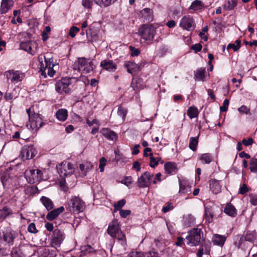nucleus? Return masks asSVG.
I'll list each match as a JSON object with an SVG mask.
<instances>
[{
    "instance_id": "f257e3e1",
    "label": "nucleus",
    "mask_w": 257,
    "mask_h": 257,
    "mask_svg": "<svg viewBox=\"0 0 257 257\" xmlns=\"http://www.w3.org/2000/svg\"><path fill=\"white\" fill-rule=\"evenodd\" d=\"M38 60L40 64V69L42 75L46 77L47 74L49 76L53 77L56 71L53 69L55 65L53 64L52 58L40 55L38 57Z\"/></svg>"
},
{
    "instance_id": "f03ea898",
    "label": "nucleus",
    "mask_w": 257,
    "mask_h": 257,
    "mask_svg": "<svg viewBox=\"0 0 257 257\" xmlns=\"http://www.w3.org/2000/svg\"><path fill=\"white\" fill-rule=\"evenodd\" d=\"M203 232L201 228L194 227L188 232L186 237L187 243L191 246H197L203 240Z\"/></svg>"
},
{
    "instance_id": "7ed1b4c3",
    "label": "nucleus",
    "mask_w": 257,
    "mask_h": 257,
    "mask_svg": "<svg viewBox=\"0 0 257 257\" xmlns=\"http://www.w3.org/2000/svg\"><path fill=\"white\" fill-rule=\"evenodd\" d=\"M73 67L78 71L88 73L93 69V62L84 58H81L74 62Z\"/></svg>"
},
{
    "instance_id": "20e7f679",
    "label": "nucleus",
    "mask_w": 257,
    "mask_h": 257,
    "mask_svg": "<svg viewBox=\"0 0 257 257\" xmlns=\"http://www.w3.org/2000/svg\"><path fill=\"white\" fill-rule=\"evenodd\" d=\"M68 207L70 211L78 214L84 210L85 204L79 197L73 196L70 200Z\"/></svg>"
},
{
    "instance_id": "39448f33",
    "label": "nucleus",
    "mask_w": 257,
    "mask_h": 257,
    "mask_svg": "<svg viewBox=\"0 0 257 257\" xmlns=\"http://www.w3.org/2000/svg\"><path fill=\"white\" fill-rule=\"evenodd\" d=\"M156 33V28L152 24H144L139 30V33L142 39L145 41H152Z\"/></svg>"
},
{
    "instance_id": "423d86ee",
    "label": "nucleus",
    "mask_w": 257,
    "mask_h": 257,
    "mask_svg": "<svg viewBox=\"0 0 257 257\" xmlns=\"http://www.w3.org/2000/svg\"><path fill=\"white\" fill-rule=\"evenodd\" d=\"M26 112L29 116L30 127L32 129L37 130L43 125L44 123L40 115L33 112L31 107L27 109Z\"/></svg>"
},
{
    "instance_id": "0eeeda50",
    "label": "nucleus",
    "mask_w": 257,
    "mask_h": 257,
    "mask_svg": "<svg viewBox=\"0 0 257 257\" xmlns=\"http://www.w3.org/2000/svg\"><path fill=\"white\" fill-rule=\"evenodd\" d=\"M71 85V78H63L55 83V90L61 94L69 93L71 90L70 87Z\"/></svg>"
},
{
    "instance_id": "6e6552de",
    "label": "nucleus",
    "mask_w": 257,
    "mask_h": 257,
    "mask_svg": "<svg viewBox=\"0 0 257 257\" xmlns=\"http://www.w3.org/2000/svg\"><path fill=\"white\" fill-rule=\"evenodd\" d=\"M25 177L29 183L34 184L43 179V173L39 169H31L25 172Z\"/></svg>"
},
{
    "instance_id": "1a4fd4ad",
    "label": "nucleus",
    "mask_w": 257,
    "mask_h": 257,
    "mask_svg": "<svg viewBox=\"0 0 257 257\" xmlns=\"http://www.w3.org/2000/svg\"><path fill=\"white\" fill-rule=\"evenodd\" d=\"M58 172L61 177H67L73 174L74 168L71 163L62 162L58 167Z\"/></svg>"
},
{
    "instance_id": "9d476101",
    "label": "nucleus",
    "mask_w": 257,
    "mask_h": 257,
    "mask_svg": "<svg viewBox=\"0 0 257 257\" xmlns=\"http://www.w3.org/2000/svg\"><path fill=\"white\" fill-rule=\"evenodd\" d=\"M153 177V174L148 171L145 172L138 178V186L140 188L148 187Z\"/></svg>"
},
{
    "instance_id": "9b49d317",
    "label": "nucleus",
    "mask_w": 257,
    "mask_h": 257,
    "mask_svg": "<svg viewBox=\"0 0 257 257\" xmlns=\"http://www.w3.org/2000/svg\"><path fill=\"white\" fill-rule=\"evenodd\" d=\"M195 23L193 19L190 16H184L180 21V26L184 30L188 31L194 30L195 28Z\"/></svg>"
},
{
    "instance_id": "f8f14e48",
    "label": "nucleus",
    "mask_w": 257,
    "mask_h": 257,
    "mask_svg": "<svg viewBox=\"0 0 257 257\" xmlns=\"http://www.w3.org/2000/svg\"><path fill=\"white\" fill-rule=\"evenodd\" d=\"M37 154V151L32 146H25L21 151V157L23 160H30Z\"/></svg>"
},
{
    "instance_id": "ddd939ff",
    "label": "nucleus",
    "mask_w": 257,
    "mask_h": 257,
    "mask_svg": "<svg viewBox=\"0 0 257 257\" xmlns=\"http://www.w3.org/2000/svg\"><path fill=\"white\" fill-rule=\"evenodd\" d=\"M107 231L112 237H115L120 234V232L122 231L117 220H113L109 223Z\"/></svg>"
},
{
    "instance_id": "4468645a",
    "label": "nucleus",
    "mask_w": 257,
    "mask_h": 257,
    "mask_svg": "<svg viewBox=\"0 0 257 257\" xmlns=\"http://www.w3.org/2000/svg\"><path fill=\"white\" fill-rule=\"evenodd\" d=\"M64 236L62 232L58 229H56L53 233V236L52 238V244L53 246L58 247L59 246L64 240Z\"/></svg>"
},
{
    "instance_id": "2eb2a0df",
    "label": "nucleus",
    "mask_w": 257,
    "mask_h": 257,
    "mask_svg": "<svg viewBox=\"0 0 257 257\" xmlns=\"http://www.w3.org/2000/svg\"><path fill=\"white\" fill-rule=\"evenodd\" d=\"M20 46L21 49L32 55H34L35 53V48L36 49L37 44L34 41H27L22 42L20 43Z\"/></svg>"
},
{
    "instance_id": "dca6fc26",
    "label": "nucleus",
    "mask_w": 257,
    "mask_h": 257,
    "mask_svg": "<svg viewBox=\"0 0 257 257\" xmlns=\"http://www.w3.org/2000/svg\"><path fill=\"white\" fill-rule=\"evenodd\" d=\"M18 233L14 230H8L3 232V237L4 240L9 246L13 245L15 240L18 237Z\"/></svg>"
},
{
    "instance_id": "f3484780",
    "label": "nucleus",
    "mask_w": 257,
    "mask_h": 257,
    "mask_svg": "<svg viewBox=\"0 0 257 257\" xmlns=\"http://www.w3.org/2000/svg\"><path fill=\"white\" fill-rule=\"evenodd\" d=\"M5 75L8 80H10L13 83H16L21 81L22 74L20 72L14 70H9L5 73Z\"/></svg>"
},
{
    "instance_id": "a211bd4d",
    "label": "nucleus",
    "mask_w": 257,
    "mask_h": 257,
    "mask_svg": "<svg viewBox=\"0 0 257 257\" xmlns=\"http://www.w3.org/2000/svg\"><path fill=\"white\" fill-rule=\"evenodd\" d=\"M64 207L63 206L52 209L47 214L46 219L49 221H52L56 219L61 213L64 212Z\"/></svg>"
},
{
    "instance_id": "6ab92c4d",
    "label": "nucleus",
    "mask_w": 257,
    "mask_h": 257,
    "mask_svg": "<svg viewBox=\"0 0 257 257\" xmlns=\"http://www.w3.org/2000/svg\"><path fill=\"white\" fill-rule=\"evenodd\" d=\"M14 2L13 0H2L0 7L1 14H6L12 9Z\"/></svg>"
},
{
    "instance_id": "aec40b11",
    "label": "nucleus",
    "mask_w": 257,
    "mask_h": 257,
    "mask_svg": "<svg viewBox=\"0 0 257 257\" xmlns=\"http://www.w3.org/2000/svg\"><path fill=\"white\" fill-rule=\"evenodd\" d=\"M140 16L146 22H152L153 20V11L149 8H145L140 12Z\"/></svg>"
},
{
    "instance_id": "412c9836",
    "label": "nucleus",
    "mask_w": 257,
    "mask_h": 257,
    "mask_svg": "<svg viewBox=\"0 0 257 257\" xmlns=\"http://www.w3.org/2000/svg\"><path fill=\"white\" fill-rule=\"evenodd\" d=\"M210 189L214 194H218L221 192V185L219 181L215 179H211L209 181Z\"/></svg>"
},
{
    "instance_id": "4be33fe9",
    "label": "nucleus",
    "mask_w": 257,
    "mask_h": 257,
    "mask_svg": "<svg viewBox=\"0 0 257 257\" xmlns=\"http://www.w3.org/2000/svg\"><path fill=\"white\" fill-rule=\"evenodd\" d=\"M100 66L103 69L109 71H114L116 68V65L113 62L112 60H104L101 62Z\"/></svg>"
},
{
    "instance_id": "5701e85b",
    "label": "nucleus",
    "mask_w": 257,
    "mask_h": 257,
    "mask_svg": "<svg viewBox=\"0 0 257 257\" xmlns=\"http://www.w3.org/2000/svg\"><path fill=\"white\" fill-rule=\"evenodd\" d=\"M101 134L109 140L115 141L117 139L116 134L107 128H103L100 131Z\"/></svg>"
},
{
    "instance_id": "b1692460",
    "label": "nucleus",
    "mask_w": 257,
    "mask_h": 257,
    "mask_svg": "<svg viewBox=\"0 0 257 257\" xmlns=\"http://www.w3.org/2000/svg\"><path fill=\"white\" fill-rule=\"evenodd\" d=\"M226 239V237L224 235L215 234L213 236L212 241L214 245L222 247L224 245Z\"/></svg>"
},
{
    "instance_id": "393cba45",
    "label": "nucleus",
    "mask_w": 257,
    "mask_h": 257,
    "mask_svg": "<svg viewBox=\"0 0 257 257\" xmlns=\"http://www.w3.org/2000/svg\"><path fill=\"white\" fill-rule=\"evenodd\" d=\"M40 200L47 210L50 211L53 209L54 206L53 202L49 198L43 196Z\"/></svg>"
},
{
    "instance_id": "a878e982",
    "label": "nucleus",
    "mask_w": 257,
    "mask_h": 257,
    "mask_svg": "<svg viewBox=\"0 0 257 257\" xmlns=\"http://www.w3.org/2000/svg\"><path fill=\"white\" fill-rule=\"evenodd\" d=\"M86 34L87 39H91V42H96L98 39V32L97 30H94L92 28H90L88 30L86 31Z\"/></svg>"
},
{
    "instance_id": "bb28decb",
    "label": "nucleus",
    "mask_w": 257,
    "mask_h": 257,
    "mask_svg": "<svg viewBox=\"0 0 257 257\" xmlns=\"http://www.w3.org/2000/svg\"><path fill=\"white\" fill-rule=\"evenodd\" d=\"M164 169L166 174H171L176 172L177 167L175 163L168 162L165 164Z\"/></svg>"
},
{
    "instance_id": "cd10ccee",
    "label": "nucleus",
    "mask_w": 257,
    "mask_h": 257,
    "mask_svg": "<svg viewBox=\"0 0 257 257\" xmlns=\"http://www.w3.org/2000/svg\"><path fill=\"white\" fill-rule=\"evenodd\" d=\"M213 209L211 207H205L204 218L206 222L211 223L213 221Z\"/></svg>"
},
{
    "instance_id": "c85d7f7f",
    "label": "nucleus",
    "mask_w": 257,
    "mask_h": 257,
    "mask_svg": "<svg viewBox=\"0 0 257 257\" xmlns=\"http://www.w3.org/2000/svg\"><path fill=\"white\" fill-rule=\"evenodd\" d=\"M124 66L127 69V71L131 74H133L134 72H136L139 69L138 65L133 62H126L124 64Z\"/></svg>"
},
{
    "instance_id": "c756f323",
    "label": "nucleus",
    "mask_w": 257,
    "mask_h": 257,
    "mask_svg": "<svg viewBox=\"0 0 257 257\" xmlns=\"http://www.w3.org/2000/svg\"><path fill=\"white\" fill-rule=\"evenodd\" d=\"M204 7V4L200 0H195L193 1L189 7V10H192L194 11H197L202 9Z\"/></svg>"
},
{
    "instance_id": "7c9ffc66",
    "label": "nucleus",
    "mask_w": 257,
    "mask_h": 257,
    "mask_svg": "<svg viewBox=\"0 0 257 257\" xmlns=\"http://www.w3.org/2000/svg\"><path fill=\"white\" fill-rule=\"evenodd\" d=\"M224 212L226 214L234 217L236 215V210L234 206L230 203H228L224 208Z\"/></svg>"
},
{
    "instance_id": "2f4dec72",
    "label": "nucleus",
    "mask_w": 257,
    "mask_h": 257,
    "mask_svg": "<svg viewBox=\"0 0 257 257\" xmlns=\"http://www.w3.org/2000/svg\"><path fill=\"white\" fill-rule=\"evenodd\" d=\"M55 115L58 120L64 121L67 118L68 111L66 109H60L56 112Z\"/></svg>"
},
{
    "instance_id": "473e14b6",
    "label": "nucleus",
    "mask_w": 257,
    "mask_h": 257,
    "mask_svg": "<svg viewBox=\"0 0 257 257\" xmlns=\"http://www.w3.org/2000/svg\"><path fill=\"white\" fill-rule=\"evenodd\" d=\"M205 72L206 70L205 68H200L197 70L194 76L195 80L204 81L205 79Z\"/></svg>"
},
{
    "instance_id": "72a5a7b5",
    "label": "nucleus",
    "mask_w": 257,
    "mask_h": 257,
    "mask_svg": "<svg viewBox=\"0 0 257 257\" xmlns=\"http://www.w3.org/2000/svg\"><path fill=\"white\" fill-rule=\"evenodd\" d=\"M117 0H94V3L102 8H106L115 3Z\"/></svg>"
},
{
    "instance_id": "f704fd0d",
    "label": "nucleus",
    "mask_w": 257,
    "mask_h": 257,
    "mask_svg": "<svg viewBox=\"0 0 257 257\" xmlns=\"http://www.w3.org/2000/svg\"><path fill=\"white\" fill-rule=\"evenodd\" d=\"M199 160L203 164H209L213 160L212 156L209 153H205L202 154L200 157Z\"/></svg>"
},
{
    "instance_id": "c9c22d12",
    "label": "nucleus",
    "mask_w": 257,
    "mask_h": 257,
    "mask_svg": "<svg viewBox=\"0 0 257 257\" xmlns=\"http://www.w3.org/2000/svg\"><path fill=\"white\" fill-rule=\"evenodd\" d=\"M187 113L188 116L192 119L198 116L199 112L197 107L192 106L189 107Z\"/></svg>"
},
{
    "instance_id": "e433bc0d",
    "label": "nucleus",
    "mask_w": 257,
    "mask_h": 257,
    "mask_svg": "<svg viewBox=\"0 0 257 257\" xmlns=\"http://www.w3.org/2000/svg\"><path fill=\"white\" fill-rule=\"evenodd\" d=\"M237 0H228L223 5V8L227 11L232 10L237 5Z\"/></svg>"
},
{
    "instance_id": "4c0bfd02",
    "label": "nucleus",
    "mask_w": 257,
    "mask_h": 257,
    "mask_svg": "<svg viewBox=\"0 0 257 257\" xmlns=\"http://www.w3.org/2000/svg\"><path fill=\"white\" fill-rule=\"evenodd\" d=\"M57 253L56 250H50L48 248L43 249L41 257H56Z\"/></svg>"
},
{
    "instance_id": "58836bf2",
    "label": "nucleus",
    "mask_w": 257,
    "mask_h": 257,
    "mask_svg": "<svg viewBox=\"0 0 257 257\" xmlns=\"http://www.w3.org/2000/svg\"><path fill=\"white\" fill-rule=\"evenodd\" d=\"M198 137L199 136L196 137H191L190 138L189 147L193 151H195L196 150L198 143Z\"/></svg>"
},
{
    "instance_id": "ea45409f",
    "label": "nucleus",
    "mask_w": 257,
    "mask_h": 257,
    "mask_svg": "<svg viewBox=\"0 0 257 257\" xmlns=\"http://www.w3.org/2000/svg\"><path fill=\"white\" fill-rule=\"evenodd\" d=\"M13 214L12 210L9 207L5 206L0 210V218H6L7 216Z\"/></svg>"
},
{
    "instance_id": "a19ab883",
    "label": "nucleus",
    "mask_w": 257,
    "mask_h": 257,
    "mask_svg": "<svg viewBox=\"0 0 257 257\" xmlns=\"http://www.w3.org/2000/svg\"><path fill=\"white\" fill-rule=\"evenodd\" d=\"M115 237L117 238V239L123 247V249H125L126 246V240L125 234L122 232H120V234Z\"/></svg>"
},
{
    "instance_id": "79ce46f5",
    "label": "nucleus",
    "mask_w": 257,
    "mask_h": 257,
    "mask_svg": "<svg viewBox=\"0 0 257 257\" xmlns=\"http://www.w3.org/2000/svg\"><path fill=\"white\" fill-rule=\"evenodd\" d=\"M150 156V166L152 168H155L156 166H157L158 164L159 161L161 160V158L159 157L155 158L153 156V154L152 153H150L149 154Z\"/></svg>"
},
{
    "instance_id": "37998d69",
    "label": "nucleus",
    "mask_w": 257,
    "mask_h": 257,
    "mask_svg": "<svg viewBox=\"0 0 257 257\" xmlns=\"http://www.w3.org/2000/svg\"><path fill=\"white\" fill-rule=\"evenodd\" d=\"M12 257H25L22 252V249L18 247L13 248L11 251Z\"/></svg>"
},
{
    "instance_id": "c03bdc74",
    "label": "nucleus",
    "mask_w": 257,
    "mask_h": 257,
    "mask_svg": "<svg viewBox=\"0 0 257 257\" xmlns=\"http://www.w3.org/2000/svg\"><path fill=\"white\" fill-rule=\"evenodd\" d=\"M180 192L182 193H186L190 191V187L189 185L186 184V182L180 181Z\"/></svg>"
},
{
    "instance_id": "a18cd8bd",
    "label": "nucleus",
    "mask_w": 257,
    "mask_h": 257,
    "mask_svg": "<svg viewBox=\"0 0 257 257\" xmlns=\"http://www.w3.org/2000/svg\"><path fill=\"white\" fill-rule=\"evenodd\" d=\"M241 41L236 40L234 43H230L227 46V49H232L234 51H237L240 47Z\"/></svg>"
},
{
    "instance_id": "49530a36",
    "label": "nucleus",
    "mask_w": 257,
    "mask_h": 257,
    "mask_svg": "<svg viewBox=\"0 0 257 257\" xmlns=\"http://www.w3.org/2000/svg\"><path fill=\"white\" fill-rule=\"evenodd\" d=\"M125 203L126 200L124 199H122L117 201L116 203L114 204V212L121 210Z\"/></svg>"
},
{
    "instance_id": "de8ad7c7",
    "label": "nucleus",
    "mask_w": 257,
    "mask_h": 257,
    "mask_svg": "<svg viewBox=\"0 0 257 257\" xmlns=\"http://www.w3.org/2000/svg\"><path fill=\"white\" fill-rule=\"evenodd\" d=\"M194 223L195 218H194V217L191 215H189L185 218L184 224L186 227H189L191 226L192 225H193Z\"/></svg>"
},
{
    "instance_id": "09e8293b",
    "label": "nucleus",
    "mask_w": 257,
    "mask_h": 257,
    "mask_svg": "<svg viewBox=\"0 0 257 257\" xmlns=\"http://www.w3.org/2000/svg\"><path fill=\"white\" fill-rule=\"evenodd\" d=\"M127 113V110L121 106H119L117 110V114L122 117V120H125V116Z\"/></svg>"
},
{
    "instance_id": "8fccbe9b",
    "label": "nucleus",
    "mask_w": 257,
    "mask_h": 257,
    "mask_svg": "<svg viewBox=\"0 0 257 257\" xmlns=\"http://www.w3.org/2000/svg\"><path fill=\"white\" fill-rule=\"evenodd\" d=\"M250 170L251 172H257V159L252 158L250 161Z\"/></svg>"
},
{
    "instance_id": "3c124183",
    "label": "nucleus",
    "mask_w": 257,
    "mask_h": 257,
    "mask_svg": "<svg viewBox=\"0 0 257 257\" xmlns=\"http://www.w3.org/2000/svg\"><path fill=\"white\" fill-rule=\"evenodd\" d=\"M27 230L28 232L31 233L35 234L38 232V230L36 228V224L33 222H32L29 224Z\"/></svg>"
},
{
    "instance_id": "603ef678",
    "label": "nucleus",
    "mask_w": 257,
    "mask_h": 257,
    "mask_svg": "<svg viewBox=\"0 0 257 257\" xmlns=\"http://www.w3.org/2000/svg\"><path fill=\"white\" fill-rule=\"evenodd\" d=\"M94 0H82V5L86 9H91Z\"/></svg>"
},
{
    "instance_id": "864d4df0",
    "label": "nucleus",
    "mask_w": 257,
    "mask_h": 257,
    "mask_svg": "<svg viewBox=\"0 0 257 257\" xmlns=\"http://www.w3.org/2000/svg\"><path fill=\"white\" fill-rule=\"evenodd\" d=\"M201 247H203V249L204 251V253L206 254H209L210 251V242H205L203 244H202Z\"/></svg>"
},
{
    "instance_id": "5fc2aeb1",
    "label": "nucleus",
    "mask_w": 257,
    "mask_h": 257,
    "mask_svg": "<svg viewBox=\"0 0 257 257\" xmlns=\"http://www.w3.org/2000/svg\"><path fill=\"white\" fill-rule=\"evenodd\" d=\"M145 255V257H160L158 252L154 249L147 252Z\"/></svg>"
},
{
    "instance_id": "6e6d98bb",
    "label": "nucleus",
    "mask_w": 257,
    "mask_h": 257,
    "mask_svg": "<svg viewBox=\"0 0 257 257\" xmlns=\"http://www.w3.org/2000/svg\"><path fill=\"white\" fill-rule=\"evenodd\" d=\"M129 49L131 51V55L132 56H137L141 53L140 51L138 49H137L132 46H129Z\"/></svg>"
},
{
    "instance_id": "4d7b16f0",
    "label": "nucleus",
    "mask_w": 257,
    "mask_h": 257,
    "mask_svg": "<svg viewBox=\"0 0 257 257\" xmlns=\"http://www.w3.org/2000/svg\"><path fill=\"white\" fill-rule=\"evenodd\" d=\"M127 257H145V255L142 252L132 251L128 254Z\"/></svg>"
},
{
    "instance_id": "13d9d810",
    "label": "nucleus",
    "mask_w": 257,
    "mask_h": 257,
    "mask_svg": "<svg viewBox=\"0 0 257 257\" xmlns=\"http://www.w3.org/2000/svg\"><path fill=\"white\" fill-rule=\"evenodd\" d=\"M106 160L104 157H102L99 160V168H100V171L102 172L104 171V167L106 165Z\"/></svg>"
},
{
    "instance_id": "bf43d9fd",
    "label": "nucleus",
    "mask_w": 257,
    "mask_h": 257,
    "mask_svg": "<svg viewBox=\"0 0 257 257\" xmlns=\"http://www.w3.org/2000/svg\"><path fill=\"white\" fill-rule=\"evenodd\" d=\"M229 101L227 99H225L223 103V105L220 107V110L222 112H225L227 111L228 106L229 105Z\"/></svg>"
},
{
    "instance_id": "052dcab7",
    "label": "nucleus",
    "mask_w": 257,
    "mask_h": 257,
    "mask_svg": "<svg viewBox=\"0 0 257 257\" xmlns=\"http://www.w3.org/2000/svg\"><path fill=\"white\" fill-rule=\"evenodd\" d=\"M79 31V28L76 27H72L69 31V34L72 37L74 38L75 37L76 34Z\"/></svg>"
},
{
    "instance_id": "680f3d73",
    "label": "nucleus",
    "mask_w": 257,
    "mask_h": 257,
    "mask_svg": "<svg viewBox=\"0 0 257 257\" xmlns=\"http://www.w3.org/2000/svg\"><path fill=\"white\" fill-rule=\"evenodd\" d=\"M202 48V46L200 44H195L194 45H192L191 46V49L192 50H194L195 53H197L198 52H200Z\"/></svg>"
},
{
    "instance_id": "e2e57ef3",
    "label": "nucleus",
    "mask_w": 257,
    "mask_h": 257,
    "mask_svg": "<svg viewBox=\"0 0 257 257\" xmlns=\"http://www.w3.org/2000/svg\"><path fill=\"white\" fill-rule=\"evenodd\" d=\"M121 182L122 183L128 187L131 185L132 183V177L131 176L126 177L124 178V179L122 180Z\"/></svg>"
},
{
    "instance_id": "0e129e2a",
    "label": "nucleus",
    "mask_w": 257,
    "mask_h": 257,
    "mask_svg": "<svg viewBox=\"0 0 257 257\" xmlns=\"http://www.w3.org/2000/svg\"><path fill=\"white\" fill-rule=\"evenodd\" d=\"M131 210H130L121 209L119 210V214L122 218H126L131 214Z\"/></svg>"
},
{
    "instance_id": "69168bd1",
    "label": "nucleus",
    "mask_w": 257,
    "mask_h": 257,
    "mask_svg": "<svg viewBox=\"0 0 257 257\" xmlns=\"http://www.w3.org/2000/svg\"><path fill=\"white\" fill-rule=\"evenodd\" d=\"M174 206L172 203H168L167 205L163 207L162 211L164 213H167L170 210H171L173 209Z\"/></svg>"
},
{
    "instance_id": "338daca9",
    "label": "nucleus",
    "mask_w": 257,
    "mask_h": 257,
    "mask_svg": "<svg viewBox=\"0 0 257 257\" xmlns=\"http://www.w3.org/2000/svg\"><path fill=\"white\" fill-rule=\"evenodd\" d=\"M253 140L252 138H249L247 140L245 139L242 141V143L245 146H248L251 145L253 144Z\"/></svg>"
},
{
    "instance_id": "774afa93",
    "label": "nucleus",
    "mask_w": 257,
    "mask_h": 257,
    "mask_svg": "<svg viewBox=\"0 0 257 257\" xmlns=\"http://www.w3.org/2000/svg\"><path fill=\"white\" fill-rule=\"evenodd\" d=\"M250 203L254 206L257 205V195H250Z\"/></svg>"
}]
</instances>
